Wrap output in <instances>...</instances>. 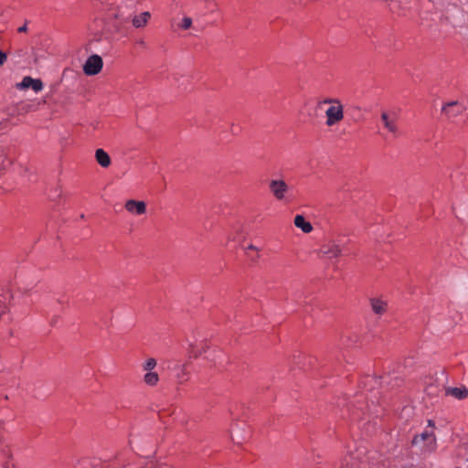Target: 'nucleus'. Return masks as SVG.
<instances>
[{"label":"nucleus","mask_w":468,"mask_h":468,"mask_svg":"<svg viewBox=\"0 0 468 468\" xmlns=\"http://www.w3.org/2000/svg\"><path fill=\"white\" fill-rule=\"evenodd\" d=\"M344 105L342 102L337 103L335 106H329L325 111V125L327 127H333L344 120Z\"/></svg>","instance_id":"obj_1"},{"label":"nucleus","mask_w":468,"mask_h":468,"mask_svg":"<svg viewBox=\"0 0 468 468\" xmlns=\"http://www.w3.org/2000/svg\"><path fill=\"white\" fill-rule=\"evenodd\" d=\"M103 66V61L101 56L91 55L90 56L85 64L83 65V71L88 76L97 75L101 72Z\"/></svg>","instance_id":"obj_2"},{"label":"nucleus","mask_w":468,"mask_h":468,"mask_svg":"<svg viewBox=\"0 0 468 468\" xmlns=\"http://www.w3.org/2000/svg\"><path fill=\"white\" fill-rule=\"evenodd\" d=\"M269 188L277 200H282L285 197V194L289 190L288 185L284 180L272 179L269 183Z\"/></svg>","instance_id":"obj_3"},{"label":"nucleus","mask_w":468,"mask_h":468,"mask_svg":"<svg viewBox=\"0 0 468 468\" xmlns=\"http://www.w3.org/2000/svg\"><path fill=\"white\" fill-rule=\"evenodd\" d=\"M16 87L18 90L32 88L34 91L39 92L43 90L44 85L40 79H33L30 76H26L23 78L21 82L16 85Z\"/></svg>","instance_id":"obj_4"},{"label":"nucleus","mask_w":468,"mask_h":468,"mask_svg":"<svg viewBox=\"0 0 468 468\" xmlns=\"http://www.w3.org/2000/svg\"><path fill=\"white\" fill-rule=\"evenodd\" d=\"M381 120L384 123V127L392 133L394 137H397L399 135V128L395 114H389L384 112L381 113Z\"/></svg>","instance_id":"obj_5"},{"label":"nucleus","mask_w":468,"mask_h":468,"mask_svg":"<svg viewBox=\"0 0 468 468\" xmlns=\"http://www.w3.org/2000/svg\"><path fill=\"white\" fill-rule=\"evenodd\" d=\"M341 251L340 246L335 241H329L321 247V253L329 260L338 258Z\"/></svg>","instance_id":"obj_6"},{"label":"nucleus","mask_w":468,"mask_h":468,"mask_svg":"<svg viewBox=\"0 0 468 468\" xmlns=\"http://www.w3.org/2000/svg\"><path fill=\"white\" fill-rule=\"evenodd\" d=\"M441 111L447 116V118L452 119L463 113L464 107L458 101H451L446 103L442 107Z\"/></svg>","instance_id":"obj_7"},{"label":"nucleus","mask_w":468,"mask_h":468,"mask_svg":"<svg viewBox=\"0 0 468 468\" xmlns=\"http://www.w3.org/2000/svg\"><path fill=\"white\" fill-rule=\"evenodd\" d=\"M124 207L132 214L143 215L146 212V204L144 201L130 199L126 201Z\"/></svg>","instance_id":"obj_8"},{"label":"nucleus","mask_w":468,"mask_h":468,"mask_svg":"<svg viewBox=\"0 0 468 468\" xmlns=\"http://www.w3.org/2000/svg\"><path fill=\"white\" fill-rule=\"evenodd\" d=\"M430 441V443L434 446L435 445V435L432 431L425 430L420 434L414 436L411 441L412 446H417L423 441Z\"/></svg>","instance_id":"obj_9"},{"label":"nucleus","mask_w":468,"mask_h":468,"mask_svg":"<svg viewBox=\"0 0 468 468\" xmlns=\"http://www.w3.org/2000/svg\"><path fill=\"white\" fill-rule=\"evenodd\" d=\"M370 305L376 314H383L388 309V303L379 298H372Z\"/></svg>","instance_id":"obj_10"},{"label":"nucleus","mask_w":468,"mask_h":468,"mask_svg":"<svg viewBox=\"0 0 468 468\" xmlns=\"http://www.w3.org/2000/svg\"><path fill=\"white\" fill-rule=\"evenodd\" d=\"M447 396H452L459 400L464 399L468 396V389L465 387L448 388L445 390Z\"/></svg>","instance_id":"obj_11"},{"label":"nucleus","mask_w":468,"mask_h":468,"mask_svg":"<svg viewBox=\"0 0 468 468\" xmlns=\"http://www.w3.org/2000/svg\"><path fill=\"white\" fill-rule=\"evenodd\" d=\"M294 225L301 229L304 233H310L313 230V226L310 222L306 221L303 215H296L293 220Z\"/></svg>","instance_id":"obj_12"},{"label":"nucleus","mask_w":468,"mask_h":468,"mask_svg":"<svg viewBox=\"0 0 468 468\" xmlns=\"http://www.w3.org/2000/svg\"><path fill=\"white\" fill-rule=\"evenodd\" d=\"M95 158L98 164L103 168H106L111 165L110 155L103 149L96 150Z\"/></svg>","instance_id":"obj_13"},{"label":"nucleus","mask_w":468,"mask_h":468,"mask_svg":"<svg viewBox=\"0 0 468 468\" xmlns=\"http://www.w3.org/2000/svg\"><path fill=\"white\" fill-rule=\"evenodd\" d=\"M176 378L180 384L186 382L189 379V373L185 365L176 367Z\"/></svg>","instance_id":"obj_14"},{"label":"nucleus","mask_w":468,"mask_h":468,"mask_svg":"<svg viewBox=\"0 0 468 468\" xmlns=\"http://www.w3.org/2000/svg\"><path fill=\"white\" fill-rule=\"evenodd\" d=\"M149 18H150V13L143 12L141 15L135 16L133 18V25L135 27H142L146 25Z\"/></svg>","instance_id":"obj_15"},{"label":"nucleus","mask_w":468,"mask_h":468,"mask_svg":"<svg viewBox=\"0 0 468 468\" xmlns=\"http://www.w3.org/2000/svg\"><path fill=\"white\" fill-rule=\"evenodd\" d=\"M144 381L147 386L154 387L159 381V376L156 372L149 371L144 376Z\"/></svg>","instance_id":"obj_16"},{"label":"nucleus","mask_w":468,"mask_h":468,"mask_svg":"<svg viewBox=\"0 0 468 468\" xmlns=\"http://www.w3.org/2000/svg\"><path fill=\"white\" fill-rule=\"evenodd\" d=\"M245 253L247 255V257L252 261H255L259 259L260 257V254H259V249L253 245H249L247 246L245 249Z\"/></svg>","instance_id":"obj_17"},{"label":"nucleus","mask_w":468,"mask_h":468,"mask_svg":"<svg viewBox=\"0 0 468 468\" xmlns=\"http://www.w3.org/2000/svg\"><path fill=\"white\" fill-rule=\"evenodd\" d=\"M156 360L153 357L148 358L143 365V368L144 371H152L156 367Z\"/></svg>","instance_id":"obj_18"},{"label":"nucleus","mask_w":468,"mask_h":468,"mask_svg":"<svg viewBox=\"0 0 468 468\" xmlns=\"http://www.w3.org/2000/svg\"><path fill=\"white\" fill-rule=\"evenodd\" d=\"M339 102H341L339 99L328 97L318 102V106H322L323 104H329V106H335Z\"/></svg>","instance_id":"obj_19"},{"label":"nucleus","mask_w":468,"mask_h":468,"mask_svg":"<svg viewBox=\"0 0 468 468\" xmlns=\"http://www.w3.org/2000/svg\"><path fill=\"white\" fill-rule=\"evenodd\" d=\"M8 299V295H0V318L5 314L7 310L6 301Z\"/></svg>","instance_id":"obj_20"},{"label":"nucleus","mask_w":468,"mask_h":468,"mask_svg":"<svg viewBox=\"0 0 468 468\" xmlns=\"http://www.w3.org/2000/svg\"><path fill=\"white\" fill-rule=\"evenodd\" d=\"M6 163H9L6 159V151L4 146L0 145V168H5Z\"/></svg>","instance_id":"obj_21"},{"label":"nucleus","mask_w":468,"mask_h":468,"mask_svg":"<svg viewBox=\"0 0 468 468\" xmlns=\"http://www.w3.org/2000/svg\"><path fill=\"white\" fill-rule=\"evenodd\" d=\"M191 26H192V19H191L190 17H188V16H185V17L182 19V21H181V23H180V25H179V27H180L182 29H184V30H186V29H188V28H190V27H191Z\"/></svg>","instance_id":"obj_22"},{"label":"nucleus","mask_w":468,"mask_h":468,"mask_svg":"<svg viewBox=\"0 0 468 468\" xmlns=\"http://www.w3.org/2000/svg\"><path fill=\"white\" fill-rule=\"evenodd\" d=\"M7 59V54L2 50H0V66H3Z\"/></svg>","instance_id":"obj_23"},{"label":"nucleus","mask_w":468,"mask_h":468,"mask_svg":"<svg viewBox=\"0 0 468 468\" xmlns=\"http://www.w3.org/2000/svg\"><path fill=\"white\" fill-rule=\"evenodd\" d=\"M128 465H129V463H114L112 466L108 465L107 468H127Z\"/></svg>","instance_id":"obj_24"},{"label":"nucleus","mask_w":468,"mask_h":468,"mask_svg":"<svg viewBox=\"0 0 468 468\" xmlns=\"http://www.w3.org/2000/svg\"><path fill=\"white\" fill-rule=\"evenodd\" d=\"M17 31L19 33H25L27 31V23H25L23 26H21L20 27H18Z\"/></svg>","instance_id":"obj_25"},{"label":"nucleus","mask_w":468,"mask_h":468,"mask_svg":"<svg viewBox=\"0 0 468 468\" xmlns=\"http://www.w3.org/2000/svg\"><path fill=\"white\" fill-rule=\"evenodd\" d=\"M428 426L433 428L434 427V421L432 420H428Z\"/></svg>","instance_id":"obj_26"},{"label":"nucleus","mask_w":468,"mask_h":468,"mask_svg":"<svg viewBox=\"0 0 468 468\" xmlns=\"http://www.w3.org/2000/svg\"><path fill=\"white\" fill-rule=\"evenodd\" d=\"M99 40H100V39H95V38H94L93 40H91L90 44H91L93 41L98 42Z\"/></svg>","instance_id":"obj_27"}]
</instances>
